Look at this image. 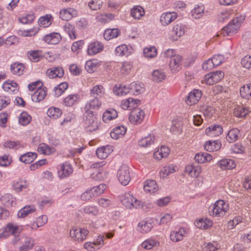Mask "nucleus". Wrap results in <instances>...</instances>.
I'll list each match as a JSON object with an SVG mask.
<instances>
[{
  "label": "nucleus",
  "mask_w": 251,
  "mask_h": 251,
  "mask_svg": "<svg viewBox=\"0 0 251 251\" xmlns=\"http://www.w3.org/2000/svg\"><path fill=\"white\" fill-rule=\"evenodd\" d=\"M51 19L52 16L50 15H47L45 16L41 17L38 20V24L40 26L44 27H48L51 23Z\"/></svg>",
  "instance_id": "obj_50"
},
{
  "label": "nucleus",
  "mask_w": 251,
  "mask_h": 251,
  "mask_svg": "<svg viewBox=\"0 0 251 251\" xmlns=\"http://www.w3.org/2000/svg\"><path fill=\"white\" fill-rule=\"evenodd\" d=\"M114 93L117 96H124L128 94L127 86L121 84H116L113 87Z\"/></svg>",
  "instance_id": "obj_35"
},
{
  "label": "nucleus",
  "mask_w": 251,
  "mask_h": 251,
  "mask_svg": "<svg viewBox=\"0 0 251 251\" xmlns=\"http://www.w3.org/2000/svg\"><path fill=\"white\" fill-rule=\"evenodd\" d=\"M102 4V1L100 0H92L88 3L90 8L93 10H96L100 9Z\"/></svg>",
  "instance_id": "obj_60"
},
{
  "label": "nucleus",
  "mask_w": 251,
  "mask_h": 251,
  "mask_svg": "<svg viewBox=\"0 0 251 251\" xmlns=\"http://www.w3.org/2000/svg\"><path fill=\"white\" fill-rule=\"evenodd\" d=\"M42 86V84L39 86L34 94L32 95V100L35 102H38L43 100L47 95L46 88H42L41 87Z\"/></svg>",
  "instance_id": "obj_14"
},
{
  "label": "nucleus",
  "mask_w": 251,
  "mask_h": 251,
  "mask_svg": "<svg viewBox=\"0 0 251 251\" xmlns=\"http://www.w3.org/2000/svg\"><path fill=\"white\" fill-rule=\"evenodd\" d=\"M223 129L221 125L212 124L205 129V134L210 137H216L222 134Z\"/></svg>",
  "instance_id": "obj_10"
},
{
  "label": "nucleus",
  "mask_w": 251,
  "mask_h": 251,
  "mask_svg": "<svg viewBox=\"0 0 251 251\" xmlns=\"http://www.w3.org/2000/svg\"><path fill=\"white\" fill-rule=\"evenodd\" d=\"M34 245V241L31 238L26 237L25 239V241L22 246L20 247V251H27L32 249Z\"/></svg>",
  "instance_id": "obj_37"
},
{
  "label": "nucleus",
  "mask_w": 251,
  "mask_h": 251,
  "mask_svg": "<svg viewBox=\"0 0 251 251\" xmlns=\"http://www.w3.org/2000/svg\"><path fill=\"white\" fill-rule=\"evenodd\" d=\"M166 77L165 73L162 70H156L153 72L152 77L153 81L160 82L164 80Z\"/></svg>",
  "instance_id": "obj_49"
},
{
  "label": "nucleus",
  "mask_w": 251,
  "mask_h": 251,
  "mask_svg": "<svg viewBox=\"0 0 251 251\" xmlns=\"http://www.w3.org/2000/svg\"><path fill=\"white\" fill-rule=\"evenodd\" d=\"M154 140V137L150 135L139 140L138 144L141 147H148L153 143Z\"/></svg>",
  "instance_id": "obj_43"
},
{
  "label": "nucleus",
  "mask_w": 251,
  "mask_h": 251,
  "mask_svg": "<svg viewBox=\"0 0 251 251\" xmlns=\"http://www.w3.org/2000/svg\"><path fill=\"white\" fill-rule=\"evenodd\" d=\"M48 222V217L46 215H42L36 219V224H33L32 228L36 229L37 227L44 226Z\"/></svg>",
  "instance_id": "obj_52"
},
{
  "label": "nucleus",
  "mask_w": 251,
  "mask_h": 251,
  "mask_svg": "<svg viewBox=\"0 0 251 251\" xmlns=\"http://www.w3.org/2000/svg\"><path fill=\"white\" fill-rule=\"evenodd\" d=\"M212 159V156L207 153H198L194 157L196 162L199 163H204L206 162H209Z\"/></svg>",
  "instance_id": "obj_28"
},
{
  "label": "nucleus",
  "mask_w": 251,
  "mask_h": 251,
  "mask_svg": "<svg viewBox=\"0 0 251 251\" xmlns=\"http://www.w3.org/2000/svg\"><path fill=\"white\" fill-rule=\"evenodd\" d=\"M204 80L207 84L210 85L218 82L217 77H216L214 76V73L213 72L205 75L204 77Z\"/></svg>",
  "instance_id": "obj_55"
},
{
  "label": "nucleus",
  "mask_w": 251,
  "mask_h": 251,
  "mask_svg": "<svg viewBox=\"0 0 251 251\" xmlns=\"http://www.w3.org/2000/svg\"><path fill=\"white\" fill-rule=\"evenodd\" d=\"M221 143L219 140L208 141L205 143L204 148L207 151L211 152L219 150L221 147Z\"/></svg>",
  "instance_id": "obj_21"
},
{
  "label": "nucleus",
  "mask_w": 251,
  "mask_h": 251,
  "mask_svg": "<svg viewBox=\"0 0 251 251\" xmlns=\"http://www.w3.org/2000/svg\"><path fill=\"white\" fill-rule=\"evenodd\" d=\"M31 120V116L26 112L25 111L21 113L19 118V123L23 126L28 125Z\"/></svg>",
  "instance_id": "obj_47"
},
{
  "label": "nucleus",
  "mask_w": 251,
  "mask_h": 251,
  "mask_svg": "<svg viewBox=\"0 0 251 251\" xmlns=\"http://www.w3.org/2000/svg\"><path fill=\"white\" fill-rule=\"evenodd\" d=\"M18 231V229L17 226H14L13 224L9 223L0 233V237L6 238L9 235H17Z\"/></svg>",
  "instance_id": "obj_15"
},
{
  "label": "nucleus",
  "mask_w": 251,
  "mask_h": 251,
  "mask_svg": "<svg viewBox=\"0 0 251 251\" xmlns=\"http://www.w3.org/2000/svg\"><path fill=\"white\" fill-rule=\"evenodd\" d=\"M89 231L84 228H76L75 229L71 230L70 232V236L74 239V240L78 242L84 241L88 235Z\"/></svg>",
  "instance_id": "obj_6"
},
{
  "label": "nucleus",
  "mask_w": 251,
  "mask_h": 251,
  "mask_svg": "<svg viewBox=\"0 0 251 251\" xmlns=\"http://www.w3.org/2000/svg\"><path fill=\"white\" fill-rule=\"evenodd\" d=\"M122 204L127 208H139L142 206L141 201L137 200L130 193H126L122 200Z\"/></svg>",
  "instance_id": "obj_4"
},
{
  "label": "nucleus",
  "mask_w": 251,
  "mask_h": 251,
  "mask_svg": "<svg viewBox=\"0 0 251 251\" xmlns=\"http://www.w3.org/2000/svg\"><path fill=\"white\" fill-rule=\"evenodd\" d=\"M217 165L223 170H231L235 167V161L230 159L225 158L218 161Z\"/></svg>",
  "instance_id": "obj_20"
},
{
  "label": "nucleus",
  "mask_w": 251,
  "mask_h": 251,
  "mask_svg": "<svg viewBox=\"0 0 251 251\" xmlns=\"http://www.w3.org/2000/svg\"><path fill=\"white\" fill-rule=\"evenodd\" d=\"M78 97L79 96L77 94L70 95L64 99L63 102L66 106H72L76 101Z\"/></svg>",
  "instance_id": "obj_48"
},
{
  "label": "nucleus",
  "mask_w": 251,
  "mask_h": 251,
  "mask_svg": "<svg viewBox=\"0 0 251 251\" xmlns=\"http://www.w3.org/2000/svg\"><path fill=\"white\" fill-rule=\"evenodd\" d=\"M101 105V103L99 100L98 97H94L87 102L85 105V111L91 110H96L99 108Z\"/></svg>",
  "instance_id": "obj_24"
},
{
  "label": "nucleus",
  "mask_w": 251,
  "mask_h": 251,
  "mask_svg": "<svg viewBox=\"0 0 251 251\" xmlns=\"http://www.w3.org/2000/svg\"><path fill=\"white\" fill-rule=\"evenodd\" d=\"M73 170L71 165L69 163L66 162L61 165L58 174L60 178H64L69 176L73 173Z\"/></svg>",
  "instance_id": "obj_13"
},
{
  "label": "nucleus",
  "mask_w": 251,
  "mask_h": 251,
  "mask_svg": "<svg viewBox=\"0 0 251 251\" xmlns=\"http://www.w3.org/2000/svg\"><path fill=\"white\" fill-rule=\"evenodd\" d=\"M170 150L166 147L162 146L160 150L155 152L153 154L154 157L157 159L160 160L163 157H166L169 154Z\"/></svg>",
  "instance_id": "obj_39"
},
{
  "label": "nucleus",
  "mask_w": 251,
  "mask_h": 251,
  "mask_svg": "<svg viewBox=\"0 0 251 251\" xmlns=\"http://www.w3.org/2000/svg\"><path fill=\"white\" fill-rule=\"evenodd\" d=\"M240 133V130L238 128H232L228 132L226 139L230 143H233L238 139Z\"/></svg>",
  "instance_id": "obj_23"
},
{
  "label": "nucleus",
  "mask_w": 251,
  "mask_h": 251,
  "mask_svg": "<svg viewBox=\"0 0 251 251\" xmlns=\"http://www.w3.org/2000/svg\"><path fill=\"white\" fill-rule=\"evenodd\" d=\"M241 63L244 68L251 71V56L247 55L244 56Z\"/></svg>",
  "instance_id": "obj_57"
},
{
  "label": "nucleus",
  "mask_w": 251,
  "mask_h": 251,
  "mask_svg": "<svg viewBox=\"0 0 251 251\" xmlns=\"http://www.w3.org/2000/svg\"><path fill=\"white\" fill-rule=\"evenodd\" d=\"M241 97L245 99H251V83H248L241 87L240 89Z\"/></svg>",
  "instance_id": "obj_29"
},
{
  "label": "nucleus",
  "mask_w": 251,
  "mask_h": 251,
  "mask_svg": "<svg viewBox=\"0 0 251 251\" xmlns=\"http://www.w3.org/2000/svg\"><path fill=\"white\" fill-rule=\"evenodd\" d=\"M211 59L215 66H217L224 61V57L222 54H216L214 55Z\"/></svg>",
  "instance_id": "obj_62"
},
{
  "label": "nucleus",
  "mask_w": 251,
  "mask_h": 251,
  "mask_svg": "<svg viewBox=\"0 0 251 251\" xmlns=\"http://www.w3.org/2000/svg\"><path fill=\"white\" fill-rule=\"evenodd\" d=\"M186 28L185 25L182 24H178L173 27L172 32L176 36L180 37L184 34Z\"/></svg>",
  "instance_id": "obj_46"
},
{
  "label": "nucleus",
  "mask_w": 251,
  "mask_h": 251,
  "mask_svg": "<svg viewBox=\"0 0 251 251\" xmlns=\"http://www.w3.org/2000/svg\"><path fill=\"white\" fill-rule=\"evenodd\" d=\"M143 53L145 57L153 58L157 54V49L155 47L146 48L144 49Z\"/></svg>",
  "instance_id": "obj_53"
},
{
  "label": "nucleus",
  "mask_w": 251,
  "mask_h": 251,
  "mask_svg": "<svg viewBox=\"0 0 251 251\" xmlns=\"http://www.w3.org/2000/svg\"><path fill=\"white\" fill-rule=\"evenodd\" d=\"M96 153L97 156L101 159L106 158L109 154L107 149L105 147L100 148L96 150Z\"/></svg>",
  "instance_id": "obj_56"
},
{
  "label": "nucleus",
  "mask_w": 251,
  "mask_h": 251,
  "mask_svg": "<svg viewBox=\"0 0 251 251\" xmlns=\"http://www.w3.org/2000/svg\"><path fill=\"white\" fill-rule=\"evenodd\" d=\"M228 209V204L223 200H218L211 204L208 208L210 215L215 217H223Z\"/></svg>",
  "instance_id": "obj_2"
},
{
  "label": "nucleus",
  "mask_w": 251,
  "mask_h": 251,
  "mask_svg": "<svg viewBox=\"0 0 251 251\" xmlns=\"http://www.w3.org/2000/svg\"><path fill=\"white\" fill-rule=\"evenodd\" d=\"M49 52L44 53L42 50H33L28 51L27 53V55L29 59L34 62H38L41 58L43 57L47 58V55H49Z\"/></svg>",
  "instance_id": "obj_11"
},
{
  "label": "nucleus",
  "mask_w": 251,
  "mask_h": 251,
  "mask_svg": "<svg viewBox=\"0 0 251 251\" xmlns=\"http://www.w3.org/2000/svg\"><path fill=\"white\" fill-rule=\"evenodd\" d=\"M47 115L50 118H52L54 119H56L61 116L62 111L58 108L52 107L48 109L47 111Z\"/></svg>",
  "instance_id": "obj_44"
},
{
  "label": "nucleus",
  "mask_w": 251,
  "mask_h": 251,
  "mask_svg": "<svg viewBox=\"0 0 251 251\" xmlns=\"http://www.w3.org/2000/svg\"><path fill=\"white\" fill-rule=\"evenodd\" d=\"M185 171L191 177H196L200 174L201 169L193 165H188L185 167Z\"/></svg>",
  "instance_id": "obj_42"
},
{
  "label": "nucleus",
  "mask_w": 251,
  "mask_h": 251,
  "mask_svg": "<svg viewBox=\"0 0 251 251\" xmlns=\"http://www.w3.org/2000/svg\"><path fill=\"white\" fill-rule=\"evenodd\" d=\"M118 116L117 112L114 109L110 108L106 110L102 116V120L105 123L116 118Z\"/></svg>",
  "instance_id": "obj_26"
},
{
  "label": "nucleus",
  "mask_w": 251,
  "mask_h": 251,
  "mask_svg": "<svg viewBox=\"0 0 251 251\" xmlns=\"http://www.w3.org/2000/svg\"><path fill=\"white\" fill-rule=\"evenodd\" d=\"M177 17V15L175 12L163 13L160 17V22L162 25H167L174 21Z\"/></svg>",
  "instance_id": "obj_19"
},
{
  "label": "nucleus",
  "mask_w": 251,
  "mask_h": 251,
  "mask_svg": "<svg viewBox=\"0 0 251 251\" xmlns=\"http://www.w3.org/2000/svg\"><path fill=\"white\" fill-rule=\"evenodd\" d=\"M152 227V223L150 221L143 220L139 223L138 230L141 233H146L149 232Z\"/></svg>",
  "instance_id": "obj_22"
},
{
  "label": "nucleus",
  "mask_w": 251,
  "mask_h": 251,
  "mask_svg": "<svg viewBox=\"0 0 251 251\" xmlns=\"http://www.w3.org/2000/svg\"><path fill=\"white\" fill-rule=\"evenodd\" d=\"M144 14V10L140 6H135L131 10V15L134 19H139Z\"/></svg>",
  "instance_id": "obj_38"
},
{
  "label": "nucleus",
  "mask_w": 251,
  "mask_h": 251,
  "mask_svg": "<svg viewBox=\"0 0 251 251\" xmlns=\"http://www.w3.org/2000/svg\"><path fill=\"white\" fill-rule=\"evenodd\" d=\"M25 68V66L23 64L19 62H15L11 65L10 70L13 74L21 75L23 74Z\"/></svg>",
  "instance_id": "obj_30"
},
{
  "label": "nucleus",
  "mask_w": 251,
  "mask_h": 251,
  "mask_svg": "<svg viewBox=\"0 0 251 251\" xmlns=\"http://www.w3.org/2000/svg\"><path fill=\"white\" fill-rule=\"evenodd\" d=\"M249 113V109L242 105H237L233 109L234 115L239 118L245 117Z\"/></svg>",
  "instance_id": "obj_25"
},
{
  "label": "nucleus",
  "mask_w": 251,
  "mask_h": 251,
  "mask_svg": "<svg viewBox=\"0 0 251 251\" xmlns=\"http://www.w3.org/2000/svg\"><path fill=\"white\" fill-rule=\"evenodd\" d=\"M144 112L140 109L133 110L129 116L130 122L134 124H140L144 118Z\"/></svg>",
  "instance_id": "obj_7"
},
{
  "label": "nucleus",
  "mask_w": 251,
  "mask_h": 251,
  "mask_svg": "<svg viewBox=\"0 0 251 251\" xmlns=\"http://www.w3.org/2000/svg\"><path fill=\"white\" fill-rule=\"evenodd\" d=\"M83 118L87 131L92 132L98 128V121L93 112L91 110L85 111Z\"/></svg>",
  "instance_id": "obj_3"
},
{
  "label": "nucleus",
  "mask_w": 251,
  "mask_h": 251,
  "mask_svg": "<svg viewBox=\"0 0 251 251\" xmlns=\"http://www.w3.org/2000/svg\"><path fill=\"white\" fill-rule=\"evenodd\" d=\"M202 93L201 90L194 89L190 92L186 97V102L187 104L192 105L196 103L201 98Z\"/></svg>",
  "instance_id": "obj_8"
},
{
  "label": "nucleus",
  "mask_w": 251,
  "mask_h": 251,
  "mask_svg": "<svg viewBox=\"0 0 251 251\" xmlns=\"http://www.w3.org/2000/svg\"><path fill=\"white\" fill-rule=\"evenodd\" d=\"M117 176L121 184L127 185L131 179L128 167L125 164L122 165L118 171Z\"/></svg>",
  "instance_id": "obj_5"
},
{
  "label": "nucleus",
  "mask_w": 251,
  "mask_h": 251,
  "mask_svg": "<svg viewBox=\"0 0 251 251\" xmlns=\"http://www.w3.org/2000/svg\"><path fill=\"white\" fill-rule=\"evenodd\" d=\"M46 74L50 78H54L55 77H62L64 73L62 68L58 67H52L47 70Z\"/></svg>",
  "instance_id": "obj_17"
},
{
  "label": "nucleus",
  "mask_w": 251,
  "mask_h": 251,
  "mask_svg": "<svg viewBox=\"0 0 251 251\" xmlns=\"http://www.w3.org/2000/svg\"><path fill=\"white\" fill-rule=\"evenodd\" d=\"M37 154L36 152H28L21 155L19 160L25 164L32 162L37 157Z\"/></svg>",
  "instance_id": "obj_27"
},
{
  "label": "nucleus",
  "mask_w": 251,
  "mask_h": 251,
  "mask_svg": "<svg viewBox=\"0 0 251 251\" xmlns=\"http://www.w3.org/2000/svg\"><path fill=\"white\" fill-rule=\"evenodd\" d=\"M182 57L179 55L174 56L170 59V67L173 72L178 71L181 69Z\"/></svg>",
  "instance_id": "obj_16"
},
{
  "label": "nucleus",
  "mask_w": 251,
  "mask_h": 251,
  "mask_svg": "<svg viewBox=\"0 0 251 251\" xmlns=\"http://www.w3.org/2000/svg\"><path fill=\"white\" fill-rule=\"evenodd\" d=\"M104 93V89L101 85H97L92 87L90 90V95L93 97H101Z\"/></svg>",
  "instance_id": "obj_34"
},
{
  "label": "nucleus",
  "mask_w": 251,
  "mask_h": 251,
  "mask_svg": "<svg viewBox=\"0 0 251 251\" xmlns=\"http://www.w3.org/2000/svg\"><path fill=\"white\" fill-rule=\"evenodd\" d=\"M84 212L87 214L97 215L99 212V210L96 206L89 205L84 208Z\"/></svg>",
  "instance_id": "obj_64"
},
{
  "label": "nucleus",
  "mask_w": 251,
  "mask_h": 251,
  "mask_svg": "<svg viewBox=\"0 0 251 251\" xmlns=\"http://www.w3.org/2000/svg\"><path fill=\"white\" fill-rule=\"evenodd\" d=\"M144 84L139 82H133L127 86L128 94L138 95L144 91Z\"/></svg>",
  "instance_id": "obj_9"
},
{
  "label": "nucleus",
  "mask_w": 251,
  "mask_h": 251,
  "mask_svg": "<svg viewBox=\"0 0 251 251\" xmlns=\"http://www.w3.org/2000/svg\"><path fill=\"white\" fill-rule=\"evenodd\" d=\"M103 49V44L101 43L96 41L89 45L87 49V52L89 55H93L101 51Z\"/></svg>",
  "instance_id": "obj_12"
},
{
  "label": "nucleus",
  "mask_w": 251,
  "mask_h": 251,
  "mask_svg": "<svg viewBox=\"0 0 251 251\" xmlns=\"http://www.w3.org/2000/svg\"><path fill=\"white\" fill-rule=\"evenodd\" d=\"M13 185L15 191L20 192L24 189H26L28 187V184L25 180L20 179L17 181L14 182Z\"/></svg>",
  "instance_id": "obj_40"
},
{
  "label": "nucleus",
  "mask_w": 251,
  "mask_h": 251,
  "mask_svg": "<svg viewBox=\"0 0 251 251\" xmlns=\"http://www.w3.org/2000/svg\"><path fill=\"white\" fill-rule=\"evenodd\" d=\"M35 209L33 205L25 206L19 211L18 216L19 218H24L30 213L34 212Z\"/></svg>",
  "instance_id": "obj_36"
},
{
  "label": "nucleus",
  "mask_w": 251,
  "mask_h": 251,
  "mask_svg": "<svg viewBox=\"0 0 251 251\" xmlns=\"http://www.w3.org/2000/svg\"><path fill=\"white\" fill-rule=\"evenodd\" d=\"M3 147L4 148H8L9 149L18 150L21 148H23L20 142L19 141H12L10 140H7L4 142Z\"/></svg>",
  "instance_id": "obj_41"
},
{
  "label": "nucleus",
  "mask_w": 251,
  "mask_h": 251,
  "mask_svg": "<svg viewBox=\"0 0 251 251\" xmlns=\"http://www.w3.org/2000/svg\"><path fill=\"white\" fill-rule=\"evenodd\" d=\"M115 54L117 56H128L132 53L131 47L128 48L126 45L123 44L115 49Z\"/></svg>",
  "instance_id": "obj_18"
},
{
  "label": "nucleus",
  "mask_w": 251,
  "mask_h": 251,
  "mask_svg": "<svg viewBox=\"0 0 251 251\" xmlns=\"http://www.w3.org/2000/svg\"><path fill=\"white\" fill-rule=\"evenodd\" d=\"M34 14H30L19 18V21L23 24H29L31 23L34 21Z\"/></svg>",
  "instance_id": "obj_58"
},
{
  "label": "nucleus",
  "mask_w": 251,
  "mask_h": 251,
  "mask_svg": "<svg viewBox=\"0 0 251 251\" xmlns=\"http://www.w3.org/2000/svg\"><path fill=\"white\" fill-rule=\"evenodd\" d=\"M11 163V158H9V155L4 154L0 157V166H7Z\"/></svg>",
  "instance_id": "obj_63"
},
{
  "label": "nucleus",
  "mask_w": 251,
  "mask_h": 251,
  "mask_svg": "<svg viewBox=\"0 0 251 251\" xmlns=\"http://www.w3.org/2000/svg\"><path fill=\"white\" fill-rule=\"evenodd\" d=\"M244 19L242 16L237 17L232 19L223 28L222 33L224 36L234 35L237 32Z\"/></svg>",
  "instance_id": "obj_1"
},
{
  "label": "nucleus",
  "mask_w": 251,
  "mask_h": 251,
  "mask_svg": "<svg viewBox=\"0 0 251 251\" xmlns=\"http://www.w3.org/2000/svg\"><path fill=\"white\" fill-rule=\"evenodd\" d=\"M106 188V185L103 183H101L98 186L93 187L92 188H91L93 193V197H97L98 195L103 193Z\"/></svg>",
  "instance_id": "obj_54"
},
{
  "label": "nucleus",
  "mask_w": 251,
  "mask_h": 251,
  "mask_svg": "<svg viewBox=\"0 0 251 251\" xmlns=\"http://www.w3.org/2000/svg\"><path fill=\"white\" fill-rule=\"evenodd\" d=\"M144 189L145 192L154 193L157 190L156 182L154 180H148L145 182Z\"/></svg>",
  "instance_id": "obj_32"
},
{
  "label": "nucleus",
  "mask_w": 251,
  "mask_h": 251,
  "mask_svg": "<svg viewBox=\"0 0 251 251\" xmlns=\"http://www.w3.org/2000/svg\"><path fill=\"white\" fill-rule=\"evenodd\" d=\"M120 31L117 28L107 29L103 33V37L106 40L116 38L120 34Z\"/></svg>",
  "instance_id": "obj_33"
},
{
  "label": "nucleus",
  "mask_w": 251,
  "mask_h": 251,
  "mask_svg": "<svg viewBox=\"0 0 251 251\" xmlns=\"http://www.w3.org/2000/svg\"><path fill=\"white\" fill-rule=\"evenodd\" d=\"M185 232V229L181 227L178 231H173L170 234V239L173 242H177L183 239V234Z\"/></svg>",
  "instance_id": "obj_31"
},
{
  "label": "nucleus",
  "mask_w": 251,
  "mask_h": 251,
  "mask_svg": "<svg viewBox=\"0 0 251 251\" xmlns=\"http://www.w3.org/2000/svg\"><path fill=\"white\" fill-rule=\"evenodd\" d=\"M204 9V8L203 5H198L192 10V16L196 19H200L203 14Z\"/></svg>",
  "instance_id": "obj_45"
},
{
  "label": "nucleus",
  "mask_w": 251,
  "mask_h": 251,
  "mask_svg": "<svg viewBox=\"0 0 251 251\" xmlns=\"http://www.w3.org/2000/svg\"><path fill=\"white\" fill-rule=\"evenodd\" d=\"M98 65L97 60H88L86 62L85 68L88 73H92L95 71Z\"/></svg>",
  "instance_id": "obj_51"
},
{
  "label": "nucleus",
  "mask_w": 251,
  "mask_h": 251,
  "mask_svg": "<svg viewBox=\"0 0 251 251\" xmlns=\"http://www.w3.org/2000/svg\"><path fill=\"white\" fill-rule=\"evenodd\" d=\"M157 244V242H156L155 240L149 239L143 242L142 244V246L145 249L149 250L151 249L153 247L156 246Z\"/></svg>",
  "instance_id": "obj_59"
},
{
  "label": "nucleus",
  "mask_w": 251,
  "mask_h": 251,
  "mask_svg": "<svg viewBox=\"0 0 251 251\" xmlns=\"http://www.w3.org/2000/svg\"><path fill=\"white\" fill-rule=\"evenodd\" d=\"M10 99L8 97L0 96V110L6 107L10 103Z\"/></svg>",
  "instance_id": "obj_61"
}]
</instances>
